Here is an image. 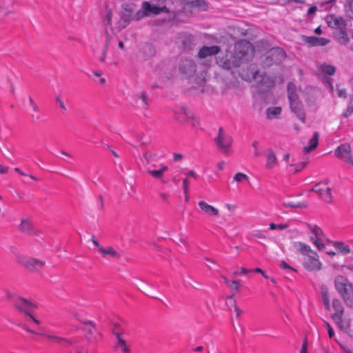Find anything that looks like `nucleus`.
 <instances>
[{"mask_svg":"<svg viewBox=\"0 0 353 353\" xmlns=\"http://www.w3.org/2000/svg\"><path fill=\"white\" fill-rule=\"evenodd\" d=\"M216 167L217 170H219L220 171L223 170L225 168V161H219L216 163Z\"/></svg>","mask_w":353,"mask_h":353,"instance_id":"49","label":"nucleus"},{"mask_svg":"<svg viewBox=\"0 0 353 353\" xmlns=\"http://www.w3.org/2000/svg\"><path fill=\"white\" fill-rule=\"evenodd\" d=\"M117 338V350L121 352L122 353H130V349L127 343L125 342V341L122 338V336L119 334H118Z\"/></svg>","mask_w":353,"mask_h":353,"instance_id":"25","label":"nucleus"},{"mask_svg":"<svg viewBox=\"0 0 353 353\" xmlns=\"http://www.w3.org/2000/svg\"><path fill=\"white\" fill-rule=\"evenodd\" d=\"M118 46H119V48L121 50H124V44H123V42L122 41H119L118 42Z\"/></svg>","mask_w":353,"mask_h":353,"instance_id":"64","label":"nucleus"},{"mask_svg":"<svg viewBox=\"0 0 353 353\" xmlns=\"http://www.w3.org/2000/svg\"><path fill=\"white\" fill-rule=\"evenodd\" d=\"M268 58L271 57L272 61L275 63L281 62L285 56V53L283 49L280 48H273L268 52Z\"/></svg>","mask_w":353,"mask_h":353,"instance_id":"18","label":"nucleus"},{"mask_svg":"<svg viewBox=\"0 0 353 353\" xmlns=\"http://www.w3.org/2000/svg\"><path fill=\"white\" fill-rule=\"evenodd\" d=\"M279 267L283 269L294 270L292 267L287 264L284 261L280 262Z\"/></svg>","mask_w":353,"mask_h":353,"instance_id":"45","label":"nucleus"},{"mask_svg":"<svg viewBox=\"0 0 353 353\" xmlns=\"http://www.w3.org/2000/svg\"><path fill=\"white\" fill-rule=\"evenodd\" d=\"M182 159V155L181 154H175L174 155V160L175 161H179Z\"/></svg>","mask_w":353,"mask_h":353,"instance_id":"62","label":"nucleus"},{"mask_svg":"<svg viewBox=\"0 0 353 353\" xmlns=\"http://www.w3.org/2000/svg\"><path fill=\"white\" fill-rule=\"evenodd\" d=\"M316 10H317V8L316 6H312V7L309 8V9L307 10V13L309 14H310L314 13Z\"/></svg>","mask_w":353,"mask_h":353,"instance_id":"56","label":"nucleus"},{"mask_svg":"<svg viewBox=\"0 0 353 353\" xmlns=\"http://www.w3.org/2000/svg\"><path fill=\"white\" fill-rule=\"evenodd\" d=\"M92 241L97 249L98 253L101 257L106 260H117L120 258L121 254L118 250L110 245H102L98 241L92 238Z\"/></svg>","mask_w":353,"mask_h":353,"instance_id":"9","label":"nucleus"},{"mask_svg":"<svg viewBox=\"0 0 353 353\" xmlns=\"http://www.w3.org/2000/svg\"><path fill=\"white\" fill-rule=\"evenodd\" d=\"M14 171L18 172L19 174H20L21 175H23V176H29L30 179H36L34 176H32V175H28L26 174H25L23 172H22L19 168H15L14 169Z\"/></svg>","mask_w":353,"mask_h":353,"instance_id":"48","label":"nucleus"},{"mask_svg":"<svg viewBox=\"0 0 353 353\" xmlns=\"http://www.w3.org/2000/svg\"><path fill=\"white\" fill-rule=\"evenodd\" d=\"M350 259H351L352 262H351V263H348V264L346 265V267H347V269H349V270H353V255L351 256Z\"/></svg>","mask_w":353,"mask_h":353,"instance_id":"61","label":"nucleus"},{"mask_svg":"<svg viewBox=\"0 0 353 353\" xmlns=\"http://www.w3.org/2000/svg\"><path fill=\"white\" fill-rule=\"evenodd\" d=\"M324 307L330 313L332 319L339 329L344 332L350 330L351 319L345 314L344 307L339 299H333L331 303L329 302V306Z\"/></svg>","mask_w":353,"mask_h":353,"instance_id":"3","label":"nucleus"},{"mask_svg":"<svg viewBox=\"0 0 353 353\" xmlns=\"http://www.w3.org/2000/svg\"><path fill=\"white\" fill-rule=\"evenodd\" d=\"M25 330L28 332H30V333H32V334H37V335H42V336H44L46 339H48L49 341H50L51 342H53V343H61L63 341H65L64 339L59 336H57L54 334H52V333H49V332H46V333H40V332H35L30 328H28V327H25Z\"/></svg>","mask_w":353,"mask_h":353,"instance_id":"20","label":"nucleus"},{"mask_svg":"<svg viewBox=\"0 0 353 353\" xmlns=\"http://www.w3.org/2000/svg\"><path fill=\"white\" fill-rule=\"evenodd\" d=\"M281 112V107H271L267 109L266 114L269 119L277 118Z\"/></svg>","mask_w":353,"mask_h":353,"instance_id":"30","label":"nucleus"},{"mask_svg":"<svg viewBox=\"0 0 353 353\" xmlns=\"http://www.w3.org/2000/svg\"><path fill=\"white\" fill-rule=\"evenodd\" d=\"M325 325L327 330L329 337L332 338L334 336V330L332 329V326L330 325V324L329 323L325 322Z\"/></svg>","mask_w":353,"mask_h":353,"instance_id":"44","label":"nucleus"},{"mask_svg":"<svg viewBox=\"0 0 353 353\" xmlns=\"http://www.w3.org/2000/svg\"><path fill=\"white\" fill-rule=\"evenodd\" d=\"M183 113L185 116V118L191 121L192 126L194 128H199L200 126L199 120L196 118L192 112L184 108L183 109Z\"/></svg>","mask_w":353,"mask_h":353,"instance_id":"26","label":"nucleus"},{"mask_svg":"<svg viewBox=\"0 0 353 353\" xmlns=\"http://www.w3.org/2000/svg\"><path fill=\"white\" fill-rule=\"evenodd\" d=\"M337 94L339 97H346V91L344 89H338Z\"/></svg>","mask_w":353,"mask_h":353,"instance_id":"51","label":"nucleus"},{"mask_svg":"<svg viewBox=\"0 0 353 353\" xmlns=\"http://www.w3.org/2000/svg\"><path fill=\"white\" fill-rule=\"evenodd\" d=\"M216 142L219 148L222 152L225 154H229L232 152V137L227 134L221 128H220L219 130L218 136L216 138Z\"/></svg>","mask_w":353,"mask_h":353,"instance_id":"11","label":"nucleus"},{"mask_svg":"<svg viewBox=\"0 0 353 353\" xmlns=\"http://www.w3.org/2000/svg\"><path fill=\"white\" fill-rule=\"evenodd\" d=\"M14 306L21 311V312L24 313L25 314L28 315L31 319V321L36 325H40L41 321V320L36 318L34 316L32 315V312L36 308V305L29 301L27 299H25L23 298L17 297L14 300Z\"/></svg>","mask_w":353,"mask_h":353,"instance_id":"8","label":"nucleus"},{"mask_svg":"<svg viewBox=\"0 0 353 353\" xmlns=\"http://www.w3.org/2000/svg\"><path fill=\"white\" fill-rule=\"evenodd\" d=\"M251 270V272H257V273H261L262 275H264V271L263 270H261V268H255V269H252V270Z\"/></svg>","mask_w":353,"mask_h":353,"instance_id":"59","label":"nucleus"},{"mask_svg":"<svg viewBox=\"0 0 353 353\" xmlns=\"http://www.w3.org/2000/svg\"><path fill=\"white\" fill-rule=\"evenodd\" d=\"M19 263L31 270H39L44 265V262L31 257H21L18 259Z\"/></svg>","mask_w":353,"mask_h":353,"instance_id":"13","label":"nucleus"},{"mask_svg":"<svg viewBox=\"0 0 353 353\" xmlns=\"http://www.w3.org/2000/svg\"><path fill=\"white\" fill-rule=\"evenodd\" d=\"M307 228L311 232L310 238H317L319 236H322L324 233L323 232L321 228L316 225H311L309 223L306 224Z\"/></svg>","mask_w":353,"mask_h":353,"instance_id":"27","label":"nucleus"},{"mask_svg":"<svg viewBox=\"0 0 353 353\" xmlns=\"http://www.w3.org/2000/svg\"><path fill=\"white\" fill-rule=\"evenodd\" d=\"M219 47L216 46H203L200 49L198 53V56L200 58H205L208 56L216 54L219 52Z\"/></svg>","mask_w":353,"mask_h":353,"instance_id":"19","label":"nucleus"},{"mask_svg":"<svg viewBox=\"0 0 353 353\" xmlns=\"http://www.w3.org/2000/svg\"><path fill=\"white\" fill-rule=\"evenodd\" d=\"M305 166V163H301L299 165H290V171L296 172L298 171H301Z\"/></svg>","mask_w":353,"mask_h":353,"instance_id":"38","label":"nucleus"},{"mask_svg":"<svg viewBox=\"0 0 353 353\" xmlns=\"http://www.w3.org/2000/svg\"><path fill=\"white\" fill-rule=\"evenodd\" d=\"M225 282L227 285L233 290L237 291L239 289L238 283L236 281H229L227 279L224 278Z\"/></svg>","mask_w":353,"mask_h":353,"instance_id":"39","label":"nucleus"},{"mask_svg":"<svg viewBox=\"0 0 353 353\" xmlns=\"http://www.w3.org/2000/svg\"><path fill=\"white\" fill-rule=\"evenodd\" d=\"M319 134L317 132H314L312 137L308 140L307 144L303 147V152L307 154L314 150L319 144Z\"/></svg>","mask_w":353,"mask_h":353,"instance_id":"17","label":"nucleus"},{"mask_svg":"<svg viewBox=\"0 0 353 353\" xmlns=\"http://www.w3.org/2000/svg\"><path fill=\"white\" fill-rule=\"evenodd\" d=\"M334 286L346 305L353 307V287L349 280L343 276L338 275L334 279Z\"/></svg>","mask_w":353,"mask_h":353,"instance_id":"4","label":"nucleus"},{"mask_svg":"<svg viewBox=\"0 0 353 353\" xmlns=\"http://www.w3.org/2000/svg\"><path fill=\"white\" fill-rule=\"evenodd\" d=\"M310 241L319 250H323L326 248V243H330L331 241L326 239L323 234L317 238H310Z\"/></svg>","mask_w":353,"mask_h":353,"instance_id":"21","label":"nucleus"},{"mask_svg":"<svg viewBox=\"0 0 353 353\" xmlns=\"http://www.w3.org/2000/svg\"><path fill=\"white\" fill-rule=\"evenodd\" d=\"M195 65L191 60H185L181 65L180 70L183 73L186 74H190L194 71Z\"/></svg>","mask_w":353,"mask_h":353,"instance_id":"29","label":"nucleus"},{"mask_svg":"<svg viewBox=\"0 0 353 353\" xmlns=\"http://www.w3.org/2000/svg\"><path fill=\"white\" fill-rule=\"evenodd\" d=\"M288 226L289 225L287 223L276 224V223H272L270 224L269 228L271 230H284L287 229L288 228Z\"/></svg>","mask_w":353,"mask_h":353,"instance_id":"34","label":"nucleus"},{"mask_svg":"<svg viewBox=\"0 0 353 353\" xmlns=\"http://www.w3.org/2000/svg\"><path fill=\"white\" fill-rule=\"evenodd\" d=\"M115 26L114 27H110V28L113 30V34L117 35L119 32H120L125 27L124 26H120L119 23H114Z\"/></svg>","mask_w":353,"mask_h":353,"instance_id":"40","label":"nucleus"},{"mask_svg":"<svg viewBox=\"0 0 353 353\" xmlns=\"http://www.w3.org/2000/svg\"><path fill=\"white\" fill-rule=\"evenodd\" d=\"M124 10V15L128 17L130 19H132L133 16L135 14L136 12L134 9V6L130 4H124L123 6Z\"/></svg>","mask_w":353,"mask_h":353,"instance_id":"32","label":"nucleus"},{"mask_svg":"<svg viewBox=\"0 0 353 353\" xmlns=\"http://www.w3.org/2000/svg\"><path fill=\"white\" fill-rule=\"evenodd\" d=\"M340 37L345 41V42H347L349 41V37L347 34L346 32H345L344 31L341 30V36Z\"/></svg>","mask_w":353,"mask_h":353,"instance_id":"50","label":"nucleus"},{"mask_svg":"<svg viewBox=\"0 0 353 353\" xmlns=\"http://www.w3.org/2000/svg\"><path fill=\"white\" fill-rule=\"evenodd\" d=\"M296 247L301 254V264L306 270L317 272L322 269L323 263L319 259V256L310 245L302 242H297Z\"/></svg>","mask_w":353,"mask_h":353,"instance_id":"2","label":"nucleus"},{"mask_svg":"<svg viewBox=\"0 0 353 353\" xmlns=\"http://www.w3.org/2000/svg\"><path fill=\"white\" fill-rule=\"evenodd\" d=\"M144 158L149 163L152 159V154L150 152H146L144 155Z\"/></svg>","mask_w":353,"mask_h":353,"instance_id":"58","label":"nucleus"},{"mask_svg":"<svg viewBox=\"0 0 353 353\" xmlns=\"http://www.w3.org/2000/svg\"><path fill=\"white\" fill-rule=\"evenodd\" d=\"M325 20V22H345L342 17H336L334 14H327Z\"/></svg>","mask_w":353,"mask_h":353,"instance_id":"35","label":"nucleus"},{"mask_svg":"<svg viewBox=\"0 0 353 353\" xmlns=\"http://www.w3.org/2000/svg\"><path fill=\"white\" fill-rule=\"evenodd\" d=\"M57 103H58L60 108H61L63 110H65V106L64 105V103L61 99L57 98Z\"/></svg>","mask_w":353,"mask_h":353,"instance_id":"54","label":"nucleus"},{"mask_svg":"<svg viewBox=\"0 0 353 353\" xmlns=\"http://www.w3.org/2000/svg\"><path fill=\"white\" fill-rule=\"evenodd\" d=\"M234 49V57L228 52L226 54V57L232 58V60L228 59L223 60V59L220 57L218 58L216 62L221 67L225 69H230L232 67L239 66L240 65V62L246 61L251 59L253 57L255 50L252 45L245 40L239 41L235 45Z\"/></svg>","mask_w":353,"mask_h":353,"instance_id":"1","label":"nucleus"},{"mask_svg":"<svg viewBox=\"0 0 353 353\" xmlns=\"http://www.w3.org/2000/svg\"><path fill=\"white\" fill-rule=\"evenodd\" d=\"M277 165V159L275 154L271 150H269L266 153L265 168L270 170L276 167Z\"/></svg>","mask_w":353,"mask_h":353,"instance_id":"23","label":"nucleus"},{"mask_svg":"<svg viewBox=\"0 0 353 353\" xmlns=\"http://www.w3.org/2000/svg\"><path fill=\"white\" fill-rule=\"evenodd\" d=\"M208 8V5L205 0H192L185 3V10H197L199 11H205Z\"/></svg>","mask_w":353,"mask_h":353,"instance_id":"15","label":"nucleus"},{"mask_svg":"<svg viewBox=\"0 0 353 353\" xmlns=\"http://www.w3.org/2000/svg\"><path fill=\"white\" fill-rule=\"evenodd\" d=\"M186 176H188V177H192L194 179H198V175L196 174V173L194 171V170H189L186 172Z\"/></svg>","mask_w":353,"mask_h":353,"instance_id":"46","label":"nucleus"},{"mask_svg":"<svg viewBox=\"0 0 353 353\" xmlns=\"http://www.w3.org/2000/svg\"><path fill=\"white\" fill-rule=\"evenodd\" d=\"M168 170V167L164 164L158 165V169L147 168V173L156 179L163 181L164 173Z\"/></svg>","mask_w":353,"mask_h":353,"instance_id":"16","label":"nucleus"},{"mask_svg":"<svg viewBox=\"0 0 353 353\" xmlns=\"http://www.w3.org/2000/svg\"><path fill=\"white\" fill-rule=\"evenodd\" d=\"M30 102L32 104L33 110L37 112L38 110L37 106L35 105V103L33 102L32 99L30 98Z\"/></svg>","mask_w":353,"mask_h":353,"instance_id":"63","label":"nucleus"},{"mask_svg":"<svg viewBox=\"0 0 353 353\" xmlns=\"http://www.w3.org/2000/svg\"><path fill=\"white\" fill-rule=\"evenodd\" d=\"M190 181L185 178L183 179V189L185 194H188L189 191Z\"/></svg>","mask_w":353,"mask_h":353,"instance_id":"42","label":"nucleus"},{"mask_svg":"<svg viewBox=\"0 0 353 353\" xmlns=\"http://www.w3.org/2000/svg\"><path fill=\"white\" fill-rule=\"evenodd\" d=\"M312 190L317 192L326 201L331 199V188L327 186V181L316 184Z\"/></svg>","mask_w":353,"mask_h":353,"instance_id":"14","label":"nucleus"},{"mask_svg":"<svg viewBox=\"0 0 353 353\" xmlns=\"http://www.w3.org/2000/svg\"><path fill=\"white\" fill-rule=\"evenodd\" d=\"M320 293L323 306L328 307L330 302L328 288L325 285H322L320 288Z\"/></svg>","mask_w":353,"mask_h":353,"instance_id":"28","label":"nucleus"},{"mask_svg":"<svg viewBox=\"0 0 353 353\" xmlns=\"http://www.w3.org/2000/svg\"><path fill=\"white\" fill-rule=\"evenodd\" d=\"M336 72L334 66L328 64H321L318 68V74L325 77V75H333Z\"/></svg>","mask_w":353,"mask_h":353,"instance_id":"22","label":"nucleus"},{"mask_svg":"<svg viewBox=\"0 0 353 353\" xmlns=\"http://www.w3.org/2000/svg\"><path fill=\"white\" fill-rule=\"evenodd\" d=\"M332 246L339 252L347 254L351 251L350 247L345 243L340 241H330Z\"/></svg>","mask_w":353,"mask_h":353,"instance_id":"24","label":"nucleus"},{"mask_svg":"<svg viewBox=\"0 0 353 353\" xmlns=\"http://www.w3.org/2000/svg\"><path fill=\"white\" fill-rule=\"evenodd\" d=\"M295 85L292 83L288 85V99L291 110L296 114L297 117L303 122L305 121V114L303 111L302 105L299 100L297 94L295 92Z\"/></svg>","mask_w":353,"mask_h":353,"instance_id":"7","label":"nucleus"},{"mask_svg":"<svg viewBox=\"0 0 353 353\" xmlns=\"http://www.w3.org/2000/svg\"><path fill=\"white\" fill-rule=\"evenodd\" d=\"M107 51H108V46L106 45L104 48L102 50V52H101V54L100 56H99V59L101 61V62H104L106 59V56H107Z\"/></svg>","mask_w":353,"mask_h":353,"instance_id":"43","label":"nucleus"},{"mask_svg":"<svg viewBox=\"0 0 353 353\" xmlns=\"http://www.w3.org/2000/svg\"><path fill=\"white\" fill-rule=\"evenodd\" d=\"M8 171V168L0 164V174H6Z\"/></svg>","mask_w":353,"mask_h":353,"instance_id":"52","label":"nucleus"},{"mask_svg":"<svg viewBox=\"0 0 353 353\" xmlns=\"http://www.w3.org/2000/svg\"><path fill=\"white\" fill-rule=\"evenodd\" d=\"M234 311L236 312V317H239L242 313V310L239 308L236 305H234Z\"/></svg>","mask_w":353,"mask_h":353,"instance_id":"55","label":"nucleus"},{"mask_svg":"<svg viewBox=\"0 0 353 353\" xmlns=\"http://www.w3.org/2000/svg\"><path fill=\"white\" fill-rule=\"evenodd\" d=\"M197 205V211L201 215L208 217H216L219 214V210L218 208L208 203L203 200L199 201Z\"/></svg>","mask_w":353,"mask_h":353,"instance_id":"12","label":"nucleus"},{"mask_svg":"<svg viewBox=\"0 0 353 353\" xmlns=\"http://www.w3.org/2000/svg\"><path fill=\"white\" fill-rule=\"evenodd\" d=\"M32 223L28 219H23L19 225V230L23 232L29 233L32 231Z\"/></svg>","mask_w":353,"mask_h":353,"instance_id":"31","label":"nucleus"},{"mask_svg":"<svg viewBox=\"0 0 353 353\" xmlns=\"http://www.w3.org/2000/svg\"><path fill=\"white\" fill-rule=\"evenodd\" d=\"M334 156L353 167V155L349 143H345L338 146L334 150Z\"/></svg>","mask_w":353,"mask_h":353,"instance_id":"10","label":"nucleus"},{"mask_svg":"<svg viewBox=\"0 0 353 353\" xmlns=\"http://www.w3.org/2000/svg\"><path fill=\"white\" fill-rule=\"evenodd\" d=\"M353 113V108L351 106L347 107L345 112L343 114L344 117H348Z\"/></svg>","mask_w":353,"mask_h":353,"instance_id":"47","label":"nucleus"},{"mask_svg":"<svg viewBox=\"0 0 353 353\" xmlns=\"http://www.w3.org/2000/svg\"><path fill=\"white\" fill-rule=\"evenodd\" d=\"M285 206L291 207V208H299L301 205L299 204H294L292 203H284Z\"/></svg>","mask_w":353,"mask_h":353,"instance_id":"57","label":"nucleus"},{"mask_svg":"<svg viewBox=\"0 0 353 353\" xmlns=\"http://www.w3.org/2000/svg\"><path fill=\"white\" fill-rule=\"evenodd\" d=\"M242 79L248 81H254L260 92H265L274 85V80L270 76L260 75L258 72L252 69L250 72L243 71L240 74Z\"/></svg>","mask_w":353,"mask_h":353,"instance_id":"5","label":"nucleus"},{"mask_svg":"<svg viewBox=\"0 0 353 353\" xmlns=\"http://www.w3.org/2000/svg\"><path fill=\"white\" fill-rule=\"evenodd\" d=\"M300 353H307V342L306 341H304L303 345H302V347H301V351H300Z\"/></svg>","mask_w":353,"mask_h":353,"instance_id":"53","label":"nucleus"},{"mask_svg":"<svg viewBox=\"0 0 353 353\" xmlns=\"http://www.w3.org/2000/svg\"><path fill=\"white\" fill-rule=\"evenodd\" d=\"M112 11L111 10H109L107 12V14H106V19L108 21V22H110L111 19H112Z\"/></svg>","mask_w":353,"mask_h":353,"instance_id":"60","label":"nucleus"},{"mask_svg":"<svg viewBox=\"0 0 353 353\" xmlns=\"http://www.w3.org/2000/svg\"><path fill=\"white\" fill-rule=\"evenodd\" d=\"M303 40L309 46H316V43H315L316 40H315V37H314V36H310V37L303 36Z\"/></svg>","mask_w":353,"mask_h":353,"instance_id":"36","label":"nucleus"},{"mask_svg":"<svg viewBox=\"0 0 353 353\" xmlns=\"http://www.w3.org/2000/svg\"><path fill=\"white\" fill-rule=\"evenodd\" d=\"M249 272H251L250 270L245 269L244 268H239L234 272V274H246Z\"/></svg>","mask_w":353,"mask_h":353,"instance_id":"41","label":"nucleus"},{"mask_svg":"<svg viewBox=\"0 0 353 353\" xmlns=\"http://www.w3.org/2000/svg\"><path fill=\"white\" fill-rule=\"evenodd\" d=\"M233 181L237 183L248 182L249 177L247 174L242 172H237L233 177Z\"/></svg>","mask_w":353,"mask_h":353,"instance_id":"33","label":"nucleus"},{"mask_svg":"<svg viewBox=\"0 0 353 353\" xmlns=\"http://www.w3.org/2000/svg\"><path fill=\"white\" fill-rule=\"evenodd\" d=\"M162 12L166 14L170 13L169 9L165 6L159 7L155 5H152L148 1H143L141 4V8L136 12L132 19L139 21L145 17L158 15Z\"/></svg>","mask_w":353,"mask_h":353,"instance_id":"6","label":"nucleus"},{"mask_svg":"<svg viewBox=\"0 0 353 353\" xmlns=\"http://www.w3.org/2000/svg\"><path fill=\"white\" fill-rule=\"evenodd\" d=\"M316 46H324L329 43L330 40L327 39L315 37Z\"/></svg>","mask_w":353,"mask_h":353,"instance_id":"37","label":"nucleus"}]
</instances>
